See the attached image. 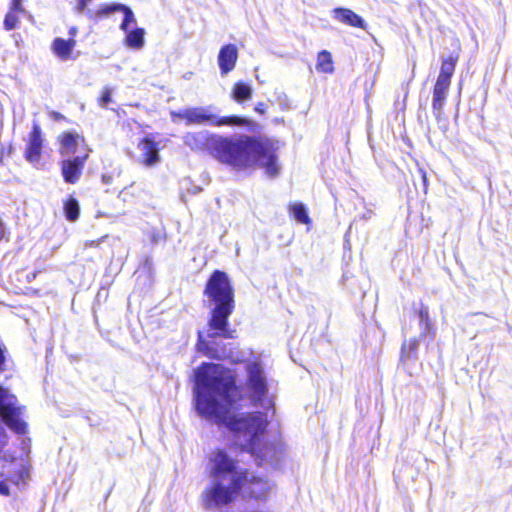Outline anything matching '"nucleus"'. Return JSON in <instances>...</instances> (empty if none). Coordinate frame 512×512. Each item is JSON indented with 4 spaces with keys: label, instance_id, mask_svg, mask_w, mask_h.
Wrapping results in <instances>:
<instances>
[{
    "label": "nucleus",
    "instance_id": "6",
    "mask_svg": "<svg viewBox=\"0 0 512 512\" xmlns=\"http://www.w3.org/2000/svg\"><path fill=\"white\" fill-rule=\"evenodd\" d=\"M22 409L17 406V399L9 391L0 386V417L15 433H26V422L22 420ZM8 443V436L0 426V453Z\"/></svg>",
    "mask_w": 512,
    "mask_h": 512
},
{
    "label": "nucleus",
    "instance_id": "34",
    "mask_svg": "<svg viewBox=\"0 0 512 512\" xmlns=\"http://www.w3.org/2000/svg\"><path fill=\"white\" fill-rule=\"evenodd\" d=\"M101 180L103 184L110 185L113 182V176L110 174H103Z\"/></svg>",
    "mask_w": 512,
    "mask_h": 512
},
{
    "label": "nucleus",
    "instance_id": "5",
    "mask_svg": "<svg viewBox=\"0 0 512 512\" xmlns=\"http://www.w3.org/2000/svg\"><path fill=\"white\" fill-rule=\"evenodd\" d=\"M205 472L208 479L243 483L247 481V471L242 469L238 460L223 448H216L209 452Z\"/></svg>",
    "mask_w": 512,
    "mask_h": 512
},
{
    "label": "nucleus",
    "instance_id": "2",
    "mask_svg": "<svg viewBox=\"0 0 512 512\" xmlns=\"http://www.w3.org/2000/svg\"><path fill=\"white\" fill-rule=\"evenodd\" d=\"M186 146L192 150L209 149L215 157L235 168H246L258 164L274 177L279 173L277 157L268 146L250 136L227 138L212 135L207 131L189 132L183 137Z\"/></svg>",
    "mask_w": 512,
    "mask_h": 512
},
{
    "label": "nucleus",
    "instance_id": "8",
    "mask_svg": "<svg viewBox=\"0 0 512 512\" xmlns=\"http://www.w3.org/2000/svg\"><path fill=\"white\" fill-rule=\"evenodd\" d=\"M247 373V390L255 406L264 409L273 407V401L268 397V381L263 364L259 360H250L245 365Z\"/></svg>",
    "mask_w": 512,
    "mask_h": 512
},
{
    "label": "nucleus",
    "instance_id": "3",
    "mask_svg": "<svg viewBox=\"0 0 512 512\" xmlns=\"http://www.w3.org/2000/svg\"><path fill=\"white\" fill-rule=\"evenodd\" d=\"M204 294L214 304L208 324L215 332L209 333L208 336L232 338V332L228 329V318L234 309V291L227 274L219 270L214 271L207 281Z\"/></svg>",
    "mask_w": 512,
    "mask_h": 512
},
{
    "label": "nucleus",
    "instance_id": "37",
    "mask_svg": "<svg viewBox=\"0 0 512 512\" xmlns=\"http://www.w3.org/2000/svg\"><path fill=\"white\" fill-rule=\"evenodd\" d=\"M4 234H5L4 224L0 220V240L4 237Z\"/></svg>",
    "mask_w": 512,
    "mask_h": 512
},
{
    "label": "nucleus",
    "instance_id": "11",
    "mask_svg": "<svg viewBox=\"0 0 512 512\" xmlns=\"http://www.w3.org/2000/svg\"><path fill=\"white\" fill-rule=\"evenodd\" d=\"M59 153L65 159L76 156L79 147H82L85 152L89 146L83 136L76 132H64L58 137Z\"/></svg>",
    "mask_w": 512,
    "mask_h": 512
},
{
    "label": "nucleus",
    "instance_id": "18",
    "mask_svg": "<svg viewBox=\"0 0 512 512\" xmlns=\"http://www.w3.org/2000/svg\"><path fill=\"white\" fill-rule=\"evenodd\" d=\"M243 489H246L250 497L261 500L265 499L271 489L269 482L262 478L249 479V473L247 472V481Z\"/></svg>",
    "mask_w": 512,
    "mask_h": 512
},
{
    "label": "nucleus",
    "instance_id": "26",
    "mask_svg": "<svg viewBox=\"0 0 512 512\" xmlns=\"http://www.w3.org/2000/svg\"><path fill=\"white\" fill-rule=\"evenodd\" d=\"M290 212L293 217L300 223L308 224L310 223V218L307 214V210L302 203H294L290 206Z\"/></svg>",
    "mask_w": 512,
    "mask_h": 512
},
{
    "label": "nucleus",
    "instance_id": "35",
    "mask_svg": "<svg viewBox=\"0 0 512 512\" xmlns=\"http://www.w3.org/2000/svg\"><path fill=\"white\" fill-rule=\"evenodd\" d=\"M77 33H78V29H77V27L72 26V27L69 29V36H70V38H69V39H74V37L77 35Z\"/></svg>",
    "mask_w": 512,
    "mask_h": 512
},
{
    "label": "nucleus",
    "instance_id": "36",
    "mask_svg": "<svg viewBox=\"0 0 512 512\" xmlns=\"http://www.w3.org/2000/svg\"><path fill=\"white\" fill-rule=\"evenodd\" d=\"M255 111L263 114L265 112V105L264 103L260 102L255 106Z\"/></svg>",
    "mask_w": 512,
    "mask_h": 512
},
{
    "label": "nucleus",
    "instance_id": "7",
    "mask_svg": "<svg viewBox=\"0 0 512 512\" xmlns=\"http://www.w3.org/2000/svg\"><path fill=\"white\" fill-rule=\"evenodd\" d=\"M171 119L176 122L177 119L184 120L186 125H201L208 123L213 126H243L248 120L238 116L218 117L210 113L205 107H191L179 111H171Z\"/></svg>",
    "mask_w": 512,
    "mask_h": 512
},
{
    "label": "nucleus",
    "instance_id": "22",
    "mask_svg": "<svg viewBox=\"0 0 512 512\" xmlns=\"http://www.w3.org/2000/svg\"><path fill=\"white\" fill-rule=\"evenodd\" d=\"M252 92L253 90L250 85L243 82H237L234 84L232 89V98L236 102L242 103L244 101L251 99Z\"/></svg>",
    "mask_w": 512,
    "mask_h": 512
},
{
    "label": "nucleus",
    "instance_id": "13",
    "mask_svg": "<svg viewBox=\"0 0 512 512\" xmlns=\"http://www.w3.org/2000/svg\"><path fill=\"white\" fill-rule=\"evenodd\" d=\"M43 138L42 131L36 122H34L30 132L25 149V158L30 163L39 162L42 154Z\"/></svg>",
    "mask_w": 512,
    "mask_h": 512
},
{
    "label": "nucleus",
    "instance_id": "27",
    "mask_svg": "<svg viewBox=\"0 0 512 512\" xmlns=\"http://www.w3.org/2000/svg\"><path fill=\"white\" fill-rule=\"evenodd\" d=\"M91 2L92 0H75L74 11L77 14H85L88 18L102 17L103 15H99L98 13L103 6L96 13H93L92 10L87 8Z\"/></svg>",
    "mask_w": 512,
    "mask_h": 512
},
{
    "label": "nucleus",
    "instance_id": "12",
    "mask_svg": "<svg viewBox=\"0 0 512 512\" xmlns=\"http://www.w3.org/2000/svg\"><path fill=\"white\" fill-rule=\"evenodd\" d=\"M257 461L259 465L270 464L276 465L282 454V448L278 444L263 443V440L255 445V449L248 450Z\"/></svg>",
    "mask_w": 512,
    "mask_h": 512
},
{
    "label": "nucleus",
    "instance_id": "32",
    "mask_svg": "<svg viewBox=\"0 0 512 512\" xmlns=\"http://www.w3.org/2000/svg\"><path fill=\"white\" fill-rule=\"evenodd\" d=\"M5 350L0 346V373L5 370Z\"/></svg>",
    "mask_w": 512,
    "mask_h": 512
},
{
    "label": "nucleus",
    "instance_id": "1",
    "mask_svg": "<svg viewBox=\"0 0 512 512\" xmlns=\"http://www.w3.org/2000/svg\"><path fill=\"white\" fill-rule=\"evenodd\" d=\"M242 399L231 371L214 363L202 364L195 371L194 402L197 413L218 425H225L234 434L244 450H253L262 441L268 418L256 411L234 415L233 410Z\"/></svg>",
    "mask_w": 512,
    "mask_h": 512
},
{
    "label": "nucleus",
    "instance_id": "23",
    "mask_svg": "<svg viewBox=\"0 0 512 512\" xmlns=\"http://www.w3.org/2000/svg\"><path fill=\"white\" fill-rule=\"evenodd\" d=\"M419 325L421 328V335H429L433 330V323L430 319L429 309L427 306L421 303L418 310Z\"/></svg>",
    "mask_w": 512,
    "mask_h": 512
},
{
    "label": "nucleus",
    "instance_id": "29",
    "mask_svg": "<svg viewBox=\"0 0 512 512\" xmlns=\"http://www.w3.org/2000/svg\"><path fill=\"white\" fill-rule=\"evenodd\" d=\"M111 94H112V90L110 88L106 87L103 90L102 95L99 98V105L102 108H106L107 105L112 101Z\"/></svg>",
    "mask_w": 512,
    "mask_h": 512
},
{
    "label": "nucleus",
    "instance_id": "19",
    "mask_svg": "<svg viewBox=\"0 0 512 512\" xmlns=\"http://www.w3.org/2000/svg\"><path fill=\"white\" fill-rule=\"evenodd\" d=\"M75 46V39L65 40L63 38L58 37L53 40L51 49L59 59H61L62 61H67L71 58V54Z\"/></svg>",
    "mask_w": 512,
    "mask_h": 512
},
{
    "label": "nucleus",
    "instance_id": "38",
    "mask_svg": "<svg viewBox=\"0 0 512 512\" xmlns=\"http://www.w3.org/2000/svg\"><path fill=\"white\" fill-rule=\"evenodd\" d=\"M53 115L55 116L56 119L62 118V115L60 113L54 112Z\"/></svg>",
    "mask_w": 512,
    "mask_h": 512
},
{
    "label": "nucleus",
    "instance_id": "20",
    "mask_svg": "<svg viewBox=\"0 0 512 512\" xmlns=\"http://www.w3.org/2000/svg\"><path fill=\"white\" fill-rule=\"evenodd\" d=\"M457 60L458 57L452 55L443 60L437 80L451 83V77L455 71Z\"/></svg>",
    "mask_w": 512,
    "mask_h": 512
},
{
    "label": "nucleus",
    "instance_id": "4",
    "mask_svg": "<svg viewBox=\"0 0 512 512\" xmlns=\"http://www.w3.org/2000/svg\"><path fill=\"white\" fill-rule=\"evenodd\" d=\"M246 483L208 479L200 494L201 507L208 512H230Z\"/></svg>",
    "mask_w": 512,
    "mask_h": 512
},
{
    "label": "nucleus",
    "instance_id": "9",
    "mask_svg": "<svg viewBox=\"0 0 512 512\" xmlns=\"http://www.w3.org/2000/svg\"><path fill=\"white\" fill-rule=\"evenodd\" d=\"M114 12H123L124 18L120 24V29L125 33L124 44L134 50H140L145 44V30L136 26V17L133 11L126 5L120 3H112L103 5V8L99 11V15H109Z\"/></svg>",
    "mask_w": 512,
    "mask_h": 512
},
{
    "label": "nucleus",
    "instance_id": "14",
    "mask_svg": "<svg viewBox=\"0 0 512 512\" xmlns=\"http://www.w3.org/2000/svg\"><path fill=\"white\" fill-rule=\"evenodd\" d=\"M138 149L140 151L139 161L142 164L151 167L159 163L158 145L153 139L145 137L138 143Z\"/></svg>",
    "mask_w": 512,
    "mask_h": 512
},
{
    "label": "nucleus",
    "instance_id": "17",
    "mask_svg": "<svg viewBox=\"0 0 512 512\" xmlns=\"http://www.w3.org/2000/svg\"><path fill=\"white\" fill-rule=\"evenodd\" d=\"M332 16L336 21L345 25L362 29L366 28L364 19L350 9L335 8L332 10Z\"/></svg>",
    "mask_w": 512,
    "mask_h": 512
},
{
    "label": "nucleus",
    "instance_id": "10",
    "mask_svg": "<svg viewBox=\"0 0 512 512\" xmlns=\"http://www.w3.org/2000/svg\"><path fill=\"white\" fill-rule=\"evenodd\" d=\"M91 152L92 149L87 148L83 155L65 158L61 161V173L66 183L75 184L80 180L85 163Z\"/></svg>",
    "mask_w": 512,
    "mask_h": 512
},
{
    "label": "nucleus",
    "instance_id": "21",
    "mask_svg": "<svg viewBox=\"0 0 512 512\" xmlns=\"http://www.w3.org/2000/svg\"><path fill=\"white\" fill-rule=\"evenodd\" d=\"M419 347V341L416 338H412L409 341H405L401 347L400 360L406 363L410 360H415L417 356V350Z\"/></svg>",
    "mask_w": 512,
    "mask_h": 512
},
{
    "label": "nucleus",
    "instance_id": "25",
    "mask_svg": "<svg viewBox=\"0 0 512 512\" xmlns=\"http://www.w3.org/2000/svg\"><path fill=\"white\" fill-rule=\"evenodd\" d=\"M316 68L323 73L333 72V61L330 52L323 50L318 54Z\"/></svg>",
    "mask_w": 512,
    "mask_h": 512
},
{
    "label": "nucleus",
    "instance_id": "28",
    "mask_svg": "<svg viewBox=\"0 0 512 512\" xmlns=\"http://www.w3.org/2000/svg\"><path fill=\"white\" fill-rule=\"evenodd\" d=\"M19 14L14 13V11H9L4 19V28L8 31L13 30L17 27L19 22Z\"/></svg>",
    "mask_w": 512,
    "mask_h": 512
},
{
    "label": "nucleus",
    "instance_id": "30",
    "mask_svg": "<svg viewBox=\"0 0 512 512\" xmlns=\"http://www.w3.org/2000/svg\"><path fill=\"white\" fill-rule=\"evenodd\" d=\"M10 11H14V13L17 14L26 13L24 7L22 6V0H13Z\"/></svg>",
    "mask_w": 512,
    "mask_h": 512
},
{
    "label": "nucleus",
    "instance_id": "16",
    "mask_svg": "<svg viewBox=\"0 0 512 512\" xmlns=\"http://www.w3.org/2000/svg\"><path fill=\"white\" fill-rule=\"evenodd\" d=\"M449 82L437 80L433 89L432 110L436 119L442 116V110L446 102L447 94L450 87Z\"/></svg>",
    "mask_w": 512,
    "mask_h": 512
},
{
    "label": "nucleus",
    "instance_id": "24",
    "mask_svg": "<svg viewBox=\"0 0 512 512\" xmlns=\"http://www.w3.org/2000/svg\"><path fill=\"white\" fill-rule=\"evenodd\" d=\"M64 214L68 221L75 222L80 215V205L76 198L70 196L64 201Z\"/></svg>",
    "mask_w": 512,
    "mask_h": 512
},
{
    "label": "nucleus",
    "instance_id": "15",
    "mask_svg": "<svg viewBox=\"0 0 512 512\" xmlns=\"http://www.w3.org/2000/svg\"><path fill=\"white\" fill-rule=\"evenodd\" d=\"M238 50L234 44L224 45L218 54V65L222 75H227L236 65Z\"/></svg>",
    "mask_w": 512,
    "mask_h": 512
},
{
    "label": "nucleus",
    "instance_id": "33",
    "mask_svg": "<svg viewBox=\"0 0 512 512\" xmlns=\"http://www.w3.org/2000/svg\"><path fill=\"white\" fill-rule=\"evenodd\" d=\"M10 493L9 486L5 482H0V494L8 496Z\"/></svg>",
    "mask_w": 512,
    "mask_h": 512
},
{
    "label": "nucleus",
    "instance_id": "31",
    "mask_svg": "<svg viewBox=\"0 0 512 512\" xmlns=\"http://www.w3.org/2000/svg\"><path fill=\"white\" fill-rule=\"evenodd\" d=\"M418 173L422 179V182H423V190L425 193H427V189H428V180H427V174H426V171L419 167L418 168Z\"/></svg>",
    "mask_w": 512,
    "mask_h": 512
}]
</instances>
